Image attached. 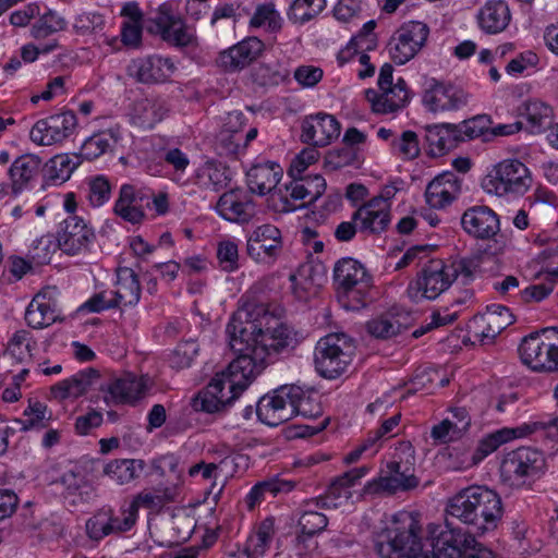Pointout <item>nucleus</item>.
<instances>
[{
	"label": "nucleus",
	"mask_w": 558,
	"mask_h": 558,
	"mask_svg": "<svg viewBox=\"0 0 558 558\" xmlns=\"http://www.w3.org/2000/svg\"><path fill=\"white\" fill-rule=\"evenodd\" d=\"M229 345L238 356L230 363L233 385H250L265 368L272 354L294 349L298 332L284 323L269 305L251 293L241 298V305L226 327Z\"/></svg>",
	"instance_id": "obj_1"
},
{
	"label": "nucleus",
	"mask_w": 558,
	"mask_h": 558,
	"mask_svg": "<svg viewBox=\"0 0 558 558\" xmlns=\"http://www.w3.org/2000/svg\"><path fill=\"white\" fill-rule=\"evenodd\" d=\"M430 543L423 541L420 521L412 512L393 515L386 529V541L376 544L381 558H493V553L477 543L473 535L452 526L449 519L445 526H430Z\"/></svg>",
	"instance_id": "obj_2"
},
{
	"label": "nucleus",
	"mask_w": 558,
	"mask_h": 558,
	"mask_svg": "<svg viewBox=\"0 0 558 558\" xmlns=\"http://www.w3.org/2000/svg\"><path fill=\"white\" fill-rule=\"evenodd\" d=\"M92 387L104 393V401L107 405H118L134 403L143 397L146 383L143 377L131 373L102 379L98 371L88 368L54 384L50 388V393L56 400L76 399Z\"/></svg>",
	"instance_id": "obj_3"
},
{
	"label": "nucleus",
	"mask_w": 558,
	"mask_h": 558,
	"mask_svg": "<svg viewBox=\"0 0 558 558\" xmlns=\"http://www.w3.org/2000/svg\"><path fill=\"white\" fill-rule=\"evenodd\" d=\"M500 496L486 486L472 485L461 489L448 499L446 513L474 529L483 535L494 531L502 518Z\"/></svg>",
	"instance_id": "obj_4"
},
{
	"label": "nucleus",
	"mask_w": 558,
	"mask_h": 558,
	"mask_svg": "<svg viewBox=\"0 0 558 558\" xmlns=\"http://www.w3.org/2000/svg\"><path fill=\"white\" fill-rule=\"evenodd\" d=\"M477 257H457L444 262L428 259L415 280L410 282L407 292L411 300H435L460 279L463 284L470 283L477 271Z\"/></svg>",
	"instance_id": "obj_5"
},
{
	"label": "nucleus",
	"mask_w": 558,
	"mask_h": 558,
	"mask_svg": "<svg viewBox=\"0 0 558 558\" xmlns=\"http://www.w3.org/2000/svg\"><path fill=\"white\" fill-rule=\"evenodd\" d=\"M333 280L338 287V299L349 311L365 307L372 298V276L365 267L351 257L338 260L333 268Z\"/></svg>",
	"instance_id": "obj_6"
},
{
	"label": "nucleus",
	"mask_w": 558,
	"mask_h": 558,
	"mask_svg": "<svg viewBox=\"0 0 558 558\" xmlns=\"http://www.w3.org/2000/svg\"><path fill=\"white\" fill-rule=\"evenodd\" d=\"M546 471V459L542 451L532 447H520L506 453L499 468L504 485L521 489L530 488Z\"/></svg>",
	"instance_id": "obj_7"
},
{
	"label": "nucleus",
	"mask_w": 558,
	"mask_h": 558,
	"mask_svg": "<svg viewBox=\"0 0 558 558\" xmlns=\"http://www.w3.org/2000/svg\"><path fill=\"white\" fill-rule=\"evenodd\" d=\"M532 174L519 159H505L496 163L483 178L482 189L496 196H522L532 186Z\"/></svg>",
	"instance_id": "obj_8"
},
{
	"label": "nucleus",
	"mask_w": 558,
	"mask_h": 558,
	"mask_svg": "<svg viewBox=\"0 0 558 558\" xmlns=\"http://www.w3.org/2000/svg\"><path fill=\"white\" fill-rule=\"evenodd\" d=\"M354 347L343 333H329L320 338L315 347L316 371L325 378L335 379L342 375L352 362Z\"/></svg>",
	"instance_id": "obj_9"
},
{
	"label": "nucleus",
	"mask_w": 558,
	"mask_h": 558,
	"mask_svg": "<svg viewBox=\"0 0 558 558\" xmlns=\"http://www.w3.org/2000/svg\"><path fill=\"white\" fill-rule=\"evenodd\" d=\"M233 375L230 364L225 371L217 373L207 387L193 398L192 408L195 411L215 413L230 404L250 386L233 385Z\"/></svg>",
	"instance_id": "obj_10"
},
{
	"label": "nucleus",
	"mask_w": 558,
	"mask_h": 558,
	"mask_svg": "<svg viewBox=\"0 0 558 558\" xmlns=\"http://www.w3.org/2000/svg\"><path fill=\"white\" fill-rule=\"evenodd\" d=\"M429 34L428 26L423 22L411 21L400 26L391 36L388 50L397 64H405L425 45Z\"/></svg>",
	"instance_id": "obj_11"
},
{
	"label": "nucleus",
	"mask_w": 558,
	"mask_h": 558,
	"mask_svg": "<svg viewBox=\"0 0 558 558\" xmlns=\"http://www.w3.org/2000/svg\"><path fill=\"white\" fill-rule=\"evenodd\" d=\"M425 108L434 113L459 110L468 102L465 93L450 84L436 78H427L422 97Z\"/></svg>",
	"instance_id": "obj_12"
},
{
	"label": "nucleus",
	"mask_w": 558,
	"mask_h": 558,
	"mask_svg": "<svg viewBox=\"0 0 558 558\" xmlns=\"http://www.w3.org/2000/svg\"><path fill=\"white\" fill-rule=\"evenodd\" d=\"M299 392L294 385L281 386L271 395H266L257 403L256 414L268 426H278L294 416L292 397Z\"/></svg>",
	"instance_id": "obj_13"
},
{
	"label": "nucleus",
	"mask_w": 558,
	"mask_h": 558,
	"mask_svg": "<svg viewBox=\"0 0 558 558\" xmlns=\"http://www.w3.org/2000/svg\"><path fill=\"white\" fill-rule=\"evenodd\" d=\"M76 124V116L72 111L53 114L38 120L29 131V138L38 146H51L68 138Z\"/></svg>",
	"instance_id": "obj_14"
},
{
	"label": "nucleus",
	"mask_w": 558,
	"mask_h": 558,
	"mask_svg": "<svg viewBox=\"0 0 558 558\" xmlns=\"http://www.w3.org/2000/svg\"><path fill=\"white\" fill-rule=\"evenodd\" d=\"M281 231L274 225L256 227L247 238L246 252L255 262L272 264L282 251Z\"/></svg>",
	"instance_id": "obj_15"
},
{
	"label": "nucleus",
	"mask_w": 558,
	"mask_h": 558,
	"mask_svg": "<svg viewBox=\"0 0 558 558\" xmlns=\"http://www.w3.org/2000/svg\"><path fill=\"white\" fill-rule=\"evenodd\" d=\"M301 131L303 143L325 147L339 137L341 124L332 114L318 112L303 119Z\"/></svg>",
	"instance_id": "obj_16"
},
{
	"label": "nucleus",
	"mask_w": 558,
	"mask_h": 558,
	"mask_svg": "<svg viewBox=\"0 0 558 558\" xmlns=\"http://www.w3.org/2000/svg\"><path fill=\"white\" fill-rule=\"evenodd\" d=\"M94 230L77 216H70L62 222L58 235L59 248L68 255H78L89 251L95 241Z\"/></svg>",
	"instance_id": "obj_17"
},
{
	"label": "nucleus",
	"mask_w": 558,
	"mask_h": 558,
	"mask_svg": "<svg viewBox=\"0 0 558 558\" xmlns=\"http://www.w3.org/2000/svg\"><path fill=\"white\" fill-rule=\"evenodd\" d=\"M175 70L172 59L158 54L134 59L128 66L129 75L144 84L165 83Z\"/></svg>",
	"instance_id": "obj_18"
},
{
	"label": "nucleus",
	"mask_w": 558,
	"mask_h": 558,
	"mask_svg": "<svg viewBox=\"0 0 558 558\" xmlns=\"http://www.w3.org/2000/svg\"><path fill=\"white\" fill-rule=\"evenodd\" d=\"M541 331L532 332L523 338L519 345L522 362L537 372H556V363L550 340H542Z\"/></svg>",
	"instance_id": "obj_19"
},
{
	"label": "nucleus",
	"mask_w": 558,
	"mask_h": 558,
	"mask_svg": "<svg viewBox=\"0 0 558 558\" xmlns=\"http://www.w3.org/2000/svg\"><path fill=\"white\" fill-rule=\"evenodd\" d=\"M144 206H150V196L133 184H122L113 205V213L122 220L132 225L145 219Z\"/></svg>",
	"instance_id": "obj_20"
},
{
	"label": "nucleus",
	"mask_w": 558,
	"mask_h": 558,
	"mask_svg": "<svg viewBox=\"0 0 558 558\" xmlns=\"http://www.w3.org/2000/svg\"><path fill=\"white\" fill-rule=\"evenodd\" d=\"M514 322L510 310L504 305L494 304L487 311L476 315L470 328L482 342H492L502 330Z\"/></svg>",
	"instance_id": "obj_21"
},
{
	"label": "nucleus",
	"mask_w": 558,
	"mask_h": 558,
	"mask_svg": "<svg viewBox=\"0 0 558 558\" xmlns=\"http://www.w3.org/2000/svg\"><path fill=\"white\" fill-rule=\"evenodd\" d=\"M264 43L257 37H247L221 51L217 64L226 72H236L248 66L263 52Z\"/></svg>",
	"instance_id": "obj_22"
},
{
	"label": "nucleus",
	"mask_w": 558,
	"mask_h": 558,
	"mask_svg": "<svg viewBox=\"0 0 558 558\" xmlns=\"http://www.w3.org/2000/svg\"><path fill=\"white\" fill-rule=\"evenodd\" d=\"M461 227L469 235L481 240L492 239L500 230L497 214L484 205L468 208L461 216Z\"/></svg>",
	"instance_id": "obj_23"
},
{
	"label": "nucleus",
	"mask_w": 558,
	"mask_h": 558,
	"mask_svg": "<svg viewBox=\"0 0 558 558\" xmlns=\"http://www.w3.org/2000/svg\"><path fill=\"white\" fill-rule=\"evenodd\" d=\"M154 21L165 41L177 47H187L195 44L196 36L193 29L186 26L179 16L172 14L168 5H160Z\"/></svg>",
	"instance_id": "obj_24"
},
{
	"label": "nucleus",
	"mask_w": 558,
	"mask_h": 558,
	"mask_svg": "<svg viewBox=\"0 0 558 558\" xmlns=\"http://www.w3.org/2000/svg\"><path fill=\"white\" fill-rule=\"evenodd\" d=\"M243 118L240 111L228 113L227 122L216 137L215 148L218 155L235 158L244 153Z\"/></svg>",
	"instance_id": "obj_25"
},
{
	"label": "nucleus",
	"mask_w": 558,
	"mask_h": 558,
	"mask_svg": "<svg viewBox=\"0 0 558 558\" xmlns=\"http://www.w3.org/2000/svg\"><path fill=\"white\" fill-rule=\"evenodd\" d=\"M388 468L391 474L389 476H379L368 482L364 486V494H393L398 490H408L417 486L418 481L410 468L402 470L399 462H391Z\"/></svg>",
	"instance_id": "obj_26"
},
{
	"label": "nucleus",
	"mask_w": 558,
	"mask_h": 558,
	"mask_svg": "<svg viewBox=\"0 0 558 558\" xmlns=\"http://www.w3.org/2000/svg\"><path fill=\"white\" fill-rule=\"evenodd\" d=\"M43 160L35 154H24L13 160L8 169L14 196L32 189L41 171Z\"/></svg>",
	"instance_id": "obj_27"
},
{
	"label": "nucleus",
	"mask_w": 558,
	"mask_h": 558,
	"mask_svg": "<svg viewBox=\"0 0 558 558\" xmlns=\"http://www.w3.org/2000/svg\"><path fill=\"white\" fill-rule=\"evenodd\" d=\"M462 182L463 179L453 172L437 175L426 187V203L437 209L450 205L461 194Z\"/></svg>",
	"instance_id": "obj_28"
},
{
	"label": "nucleus",
	"mask_w": 558,
	"mask_h": 558,
	"mask_svg": "<svg viewBox=\"0 0 558 558\" xmlns=\"http://www.w3.org/2000/svg\"><path fill=\"white\" fill-rule=\"evenodd\" d=\"M537 424H523L514 428H501L485 436L470 457L468 465H475L496 451L501 445L531 435Z\"/></svg>",
	"instance_id": "obj_29"
},
{
	"label": "nucleus",
	"mask_w": 558,
	"mask_h": 558,
	"mask_svg": "<svg viewBox=\"0 0 558 558\" xmlns=\"http://www.w3.org/2000/svg\"><path fill=\"white\" fill-rule=\"evenodd\" d=\"M365 97L375 113L388 114L405 107L409 92L404 80L399 78L393 86L383 88L380 93L372 88L366 89Z\"/></svg>",
	"instance_id": "obj_30"
},
{
	"label": "nucleus",
	"mask_w": 558,
	"mask_h": 558,
	"mask_svg": "<svg viewBox=\"0 0 558 558\" xmlns=\"http://www.w3.org/2000/svg\"><path fill=\"white\" fill-rule=\"evenodd\" d=\"M218 214L228 221L247 222L254 215L251 195L241 189L223 193L217 203Z\"/></svg>",
	"instance_id": "obj_31"
},
{
	"label": "nucleus",
	"mask_w": 558,
	"mask_h": 558,
	"mask_svg": "<svg viewBox=\"0 0 558 558\" xmlns=\"http://www.w3.org/2000/svg\"><path fill=\"white\" fill-rule=\"evenodd\" d=\"M390 206L380 199H369L353 214L352 219L364 233H381L390 223Z\"/></svg>",
	"instance_id": "obj_32"
},
{
	"label": "nucleus",
	"mask_w": 558,
	"mask_h": 558,
	"mask_svg": "<svg viewBox=\"0 0 558 558\" xmlns=\"http://www.w3.org/2000/svg\"><path fill=\"white\" fill-rule=\"evenodd\" d=\"M367 472L368 468L363 465L343 473L332 481L327 489L326 496L307 502V506L315 504L316 507H337V500H348L351 497L350 488L354 486L359 480L365 476Z\"/></svg>",
	"instance_id": "obj_33"
},
{
	"label": "nucleus",
	"mask_w": 558,
	"mask_h": 558,
	"mask_svg": "<svg viewBox=\"0 0 558 558\" xmlns=\"http://www.w3.org/2000/svg\"><path fill=\"white\" fill-rule=\"evenodd\" d=\"M282 177V169L275 162L253 166L246 173L247 185L251 192L258 195L274 193Z\"/></svg>",
	"instance_id": "obj_34"
},
{
	"label": "nucleus",
	"mask_w": 558,
	"mask_h": 558,
	"mask_svg": "<svg viewBox=\"0 0 558 558\" xmlns=\"http://www.w3.org/2000/svg\"><path fill=\"white\" fill-rule=\"evenodd\" d=\"M510 20V9L504 0H488L477 13L478 25L487 34L505 31Z\"/></svg>",
	"instance_id": "obj_35"
},
{
	"label": "nucleus",
	"mask_w": 558,
	"mask_h": 558,
	"mask_svg": "<svg viewBox=\"0 0 558 558\" xmlns=\"http://www.w3.org/2000/svg\"><path fill=\"white\" fill-rule=\"evenodd\" d=\"M111 292L118 307L135 306L141 299V283L136 272L129 267L119 268L116 289Z\"/></svg>",
	"instance_id": "obj_36"
},
{
	"label": "nucleus",
	"mask_w": 558,
	"mask_h": 558,
	"mask_svg": "<svg viewBox=\"0 0 558 558\" xmlns=\"http://www.w3.org/2000/svg\"><path fill=\"white\" fill-rule=\"evenodd\" d=\"M121 138V128L118 124L111 125L86 138L81 147V155L87 160H94L111 151Z\"/></svg>",
	"instance_id": "obj_37"
},
{
	"label": "nucleus",
	"mask_w": 558,
	"mask_h": 558,
	"mask_svg": "<svg viewBox=\"0 0 558 558\" xmlns=\"http://www.w3.org/2000/svg\"><path fill=\"white\" fill-rule=\"evenodd\" d=\"M305 191L306 187H304V183H302L299 177L293 178L283 187H278L271 195L276 210L282 213L294 211L298 208L312 204L307 199Z\"/></svg>",
	"instance_id": "obj_38"
},
{
	"label": "nucleus",
	"mask_w": 558,
	"mask_h": 558,
	"mask_svg": "<svg viewBox=\"0 0 558 558\" xmlns=\"http://www.w3.org/2000/svg\"><path fill=\"white\" fill-rule=\"evenodd\" d=\"M424 138L428 153L433 156H441L454 147L457 132L452 124H433L424 126Z\"/></svg>",
	"instance_id": "obj_39"
},
{
	"label": "nucleus",
	"mask_w": 558,
	"mask_h": 558,
	"mask_svg": "<svg viewBox=\"0 0 558 558\" xmlns=\"http://www.w3.org/2000/svg\"><path fill=\"white\" fill-rule=\"evenodd\" d=\"M56 319V305L41 294H37L31 301L25 312L27 325L35 329L48 327L53 324Z\"/></svg>",
	"instance_id": "obj_40"
},
{
	"label": "nucleus",
	"mask_w": 558,
	"mask_h": 558,
	"mask_svg": "<svg viewBox=\"0 0 558 558\" xmlns=\"http://www.w3.org/2000/svg\"><path fill=\"white\" fill-rule=\"evenodd\" d=\"M145 468L141 459H116L107 463L104 474L119 485H124L137 478Z\"/></svg>",
	"instance_id": "obj_41"
},
{
	"label": "nucleus",
	"mask_w": 558,
	"mask_h": 558,
	"mask_svg": "<svg viewBox=\"0 0 558 558\" xmlns=\"http://www.w3.org/2000/svg\"><path fill=\"white\" fill-rule=\"evenodd\" d=\"M169 108L163 99L145 98L134 106V118L143 128L151 129L168 113Z\"/></svg>",
	"instance_id": "obj_42"
},
{
	"label": "nucleus",
	"mask_w": 558,
	"mask_h": 558,
	"mask_svg": "<svg viewBox=\"0 0 558 558\" xmlns=\"http://www.w3.org/2000/svg\"><path fill=\"white\" fill-rule=\"evenodd\" d=\"M230 181L229 170L220 162L209 160L196 170V183L207 190L219 191Z\"/></svg>",
	"instance_id": "obj_43"
},
{
	"label": "nucleus",
	"mask_w": 558,
	"mask_h": 558,
	"mask_svg": "<svg viewBox=\"0 0 558 558\" xmlns=\"http://www.w3.org/2000/svg\"><path fill=\"white\" fill-rule=\"evenodd\" d=\"M275 535L274 518L263 520L246 542L245 553L248 558H260L268 550Z\"/></svg>",
	"instance_id": "obj_44"
},
{
	"label": "nucleus",
	"mask_w": 558,
	"mask_h": 558,
	"mask_svg": "<svg viewBox=\"0 0 558 558\" xmlns=\"http://www.w3.org/2000/svg\"><path fill=\"white\" fill-rule=\"evenodd\" d=\"M461 414V420L452 422L450 418L442 420L432 428V437L439 442L446 444L461 436L470 426V418L464 409H454V415Z\"/></svg>",
	"instance_id": "obj_45"
},
{
	"label": "nucleus",
	"mask_w": 558,
	"mask_h": 558,
	"mask_svg": "<svg viewBox=\"0 0 558 558\" xmlns=\"http://www.w3.org/2000/svg\"><path fill=\"white\" fill-rule=\"evenodd\" d=\"M38 20L32 25L29 33L35 40H43L65 31L66 20L53 10L37 15Z\"/></svg>",
	"instance_id": "obj_46"
},
{
	"label": "nucleus",
	"mask_w": 558,
	"mask_h": 558,
	"mask_svg": "<svg viewBox=\"0 0 558 558\" xmlns=\"http://www.w3.org/2000/svg\"><path fill=\"white\" fill-rule=\"evenodd\" d=\"M173 500V493L168 487H156L154 489H144L138 493L131 507L137 513L140 508H146L154 512H159L163 506Z\"/></svg>",
	"instance_id": "obj_47"
},
{
	"label": "nucleus",
	"mask_w": 558,
	"mask_h": 558,
	"mask_svg": "<svg viewBox=\"0 0 558 558\" xmlns=\"http://www.w3.org/2000/svg\"><path fill=\"white\" fill-rule=\"evenodd\" d=\"M524 117L531 132L536 133L550 126L553 109L538 99H529L524 102Z\"/></svg>",
	"instance_id": "obj_48"
},
{
	"label": "nucleus",
	"mask_w": 558,
	"mask_h": 558,
	"mask_svg": "<svg viewBox=\"0 0 558 558\" xmlns=\"http://www.w3.org/2000/svg\"><path fill=\"white\" fill-rule=\"evenodd\" d=\"M294 488V483L281 478H271L257 483L253 486L246 496V502L250 509L265 498L266 494L276 496L279 493H289Z\"/></svg>",
	"instance_id": "obj_49"
},
{
	"label": "nucleus",
	"mask_w": 558,
	"mask_h": 558,
	"mask_svg": "<svg viewBox=\"0 0 558 558\" xmlns=\"http://www.w3.org/2000/svg\"><path fill=\"white\" fill-rule=\"evenodd\" d=\"M78 166L76 157L68 154L56 155L47 163V177L49 182L59 185L68 181Z\"/></svg>",
	"instance_id": "obj_50"
},
{
	"label": "nucleus",
	"mask_w": 558,
	"mask_h": 558,
	"mask_svg": "<svg viewBox=\"0 0 558 558\" xmlns=\"http://www.w3.org/2000/svg\"><path fill=\"white\" fill-rule=\"evenodd\" d=\"M294 388L299 390L298 396L292 397V405L294 410V416L301 415L305 418H316L323 413L320 403L317 400L315 392L307 389H303L300 386L294 385ZM294 395V391H293ZM296 395V392H295Z\"/></svg>",
	"instance_id": "obj_51"
},
{
	"label": "nucleus",
	"mask_w": 558,
	"mask_h": 558,
	"mask_svg": "<svg viewBox=\"0 0 558 558\" xmlns=\"http://www.w3.org/2000/svg\"><path fill=\"white\" fill-rule=\"evenodd\" d=\"M23 414L26 418L16 420V423L21 425V429L24 432L45 428L51 418L48 407L40 401L31 400Z\"/></svg>",
	"instance_id": "obj_52"
},
{
	"label": "nucleus",
	"mask_w": 558,
	"mask_h": 558,
	"mask_svg": "<svg viewBox=\"0 0 558 558\" xmlns=\"http://www.w3.org/2000/svg\"><path fill=\"white\" fill-rule=\"evenodd\" d=\"M251 27H266L269 32H278L282 26L280 13L272 2L258 4L250 20Z\"/></svg>",
	"instance_id": "obj_53"
},
{
	"label": "nucleus",
	"mask_w": 558,
	"mask_h": 558,
	"mask_svg": "<svg viewBox=\"0 0 558 558\" xmlns=\"http://www.w3.org/2000/svg\"><path fill=\"white\" fill-rule=\"evenodd\" d=\"M404 329L398 316L385 314L367 323V331L379 339H388L399 335Z\"/></svg>",
	"instance_id": "obj_54"
},
{
	"label": "nucleus",
	"mask_w": 558,
	"mask_h": 558,
	"mask_svg": "<svg viewBox=\"0 0 558 558\" xmlns=\"http://www.w3.org/2000/svg\"><path fill=\"white\" fill-rule=\"evenodd\" d=\"M326 7V0H294L288 17L294 23H306L317 16Z\"/></svg>",
	"instance_id": "obj_55"
},
{
	"label": "nucleus",
	"mask_w": 558,
	"mask_h": 558,
	"mask_svg": "<svg viewBox=\"0 0 558 558\" xmlns=\"http://www.w3.org/2000/svg\"><path fill=\"white\" fill-rule=\"evenodd\" d=\"M35 342L32 340L31 332L21 329L15 331L7 344V352L17 362H23L32 356V350Z\"/></svg>",
	"instance_id": "obj_56"
},
{
	"label": "nucleus",
	"mask_w": 558,
	"mask_h": 558,
	"mask_svg": "<svg viewBox=\"0 0 558 558\" xmlns=\"http://www.w3.org/2000/svg\"><path fill=\"white\" fill-rule=\"evenodd\" d=\"M199 350L194 340H187L179 343L169 355V364L172 368L183 369L192 365Z\"/></svg>",
	"instance_id": "obj_57"
},
{
	"label": "nucleus",
	"mask_w": 558,
	"mask_h": 558,
	"mask_svg": "<svg viewBox=\"0 0 558 558\" xmlns=\"http://www.w3.org/2000/svg\"><path fill=\"white\" fill-rule=\"evenodd\" d=\"M111 197V184L105 175L88 180L87 199L93 207H100Z\"/></svg>",
	"instance_id": "obj_58"
},
{
	"label": "nucleus",
	"mask_w": 558,
	"mask_h": 558,
	"mask_svg": "<svg viewBox=\"0 0 558 558\" xmlns=\"http://www.w3.org/2000/svg\"><path fill=\"white\" fill-rule=\"evenodd\" d=\"M105 17L97 12H83L75 17L73 28L80 35L98 34L105 27Z\"/></svg>",
	"instance_id": "obj_59"
},
{
	"label": "nucleus",
	"mask_w": 558,
	"mask_h": 558,
	"mask_svg": "<svg viewBox=\"0 0 558 558\" xmlns=\"http://www.w3.org/2000/svg\"><path fill=\"white\" fill-rule=\"evenodd\" d=\"M217 258L222 270L233 272L239 268L238 244L231 240L219 242Z\"/></svg>",
	"instance_id": "obj_60"
},
{
	"label": "nucleus",
	"mask_w": 558,
	"mask_h": 558,
	"mask_svg": "<svg viewBox=\"0 0 558 558\" xmlns=\"http://www.w3.org/2000/svg\"><path fill=\"white\" fill-rule=\"evenodd\" d=\"M118 307L111 290H104L92 295L80 307L81 313H99L106 310Z\"/></svg>",
	"instance_id": "obj_61"
},
{
	"label": "nucleus",
	"mask_w": 558,
	"mask_h": 558,
	"mask_svg": "<svg viewBox=\"0 0 558 558\" xmlns=\"http://www.w3.org/2000/svg\"><path fill=\"white\" fill-rule=\"evenodd\" d=\"M328 524V519L325 514L315 510H305L300 519L299 525L302 534L313 536L322 532Z\"/></svg>",
	"instance_id": "obj_62"
},
{
	"label": "nucleus",
	"mask_w": 558,
	"mask_h": 558,
	"mask_svg": "<svg viewBox=\"0 0 558 558\" xmlns=\"http://www.w3.org/2000/svg\"><path fill=\"white\" fill-rule=\"evenodd\" d=\"M58 247V241L56 242L51 235H44L34 242L31 256L38 265L49 264Z\"/></svg>",
	"instance_id": "obj_63"
},
{
	"label": "nucleus",
	"mask_w": 558,
	"mask_h": 558,
	"mask_svg": "<svg viewBox=\"0 0 558 558\" xmlns=\"http://www.w3.org/2000/svg\"><path fill=\"white\" fill-rule=\"evenodd\" d=\"M87 535L94 541H100L105 536L112 534V525H110V513L101 511L93 515L86 522Z\"/></svg>",
	"instance_id": "obj_64"
}]
</instances>
